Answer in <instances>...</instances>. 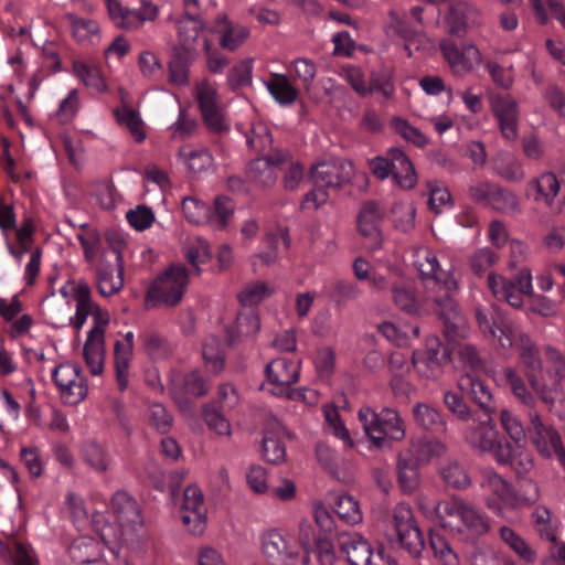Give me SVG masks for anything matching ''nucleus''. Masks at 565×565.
Returning <instances> with one entry per match:
<instances>
[{
    "mask_svg": "<svg viewBox=\"0 0 565 565\" xmlns=\"http://www.w3.org/2000/svg\"><path fill=\"white\" fill-rule=\"evenodd\" d=\"M210 385L199 371L189 373L173 372L170 377L169 393L179 405H186L190 398L207 394Z\"/></svg>",
    "mask_w": 565,
    "mask_h": 565,
    "instance_id": "obj_18",
    "label": "nucleus"
},
{
    "mask_svg": "<svg viewBox=\"0 0 565 565\" xmlns=\"http://www.w3.org/2000/svg\"><path fill=\"white\" fill-rule=\"evenodd\" d=\"M439 46L455 73H467L481 62V53L472 43L457 44L451 38H447Z\"/></svg>",
    "mask_w": 565,
    "mask_h": 565,
    "instance_id": "obj_21",
    "label": "nucleus"
},
{
    "mask_svg": "<svg viewBox=\"0 0 565 565\" xmlns=\"http://www.w3.org/2000/svg\"><path fill=\"white\" fill-rule=\"evenodd\" d=\"M73 550H76V553H73V561L82 564L95 563L102 556L100 544L88 535L73 539Z\"/></svg>",
    "mask_w": 565,
    "mask_h": 565,
    "instance_id": "obj_45",
    "label": "nucleus"
},
{
    "mask_svg": "<svg viewBox=\"0 0 565 565\" xmlns=\"http://www.w3.org/2000/svg\"><path fill=\"white\" fill-rule=\"evenodd\" d=\"M463 440L475 451L490 454L497 463L509 462L511 441L502 437L492 420V415L463 429Z\"/></svg>",
    "mask_w": 565,
    "mask_h": 565,
    "instance_id": "obj_5",
    "label": "nucleus"
},
{
    "mask_svg": "<svg viewBox=\"0 0 565 565\" xmlns=\"http://www.w3.org/2000/svg\"><path fill=\"white\" fill-rule=\"evenodd\" d=\"M393 129L405 140L417 147L428 145V138L416 127L412 126L406 119L394 117L391 121Z\"/></svg>",
    "mask_w": 565,
    "mask_h": 565,
    "instance_id": "obj_59",
    "label": "nucleus"
},
{
    "mask_svg": "<svg viewBox=\"0 0 565 565\" xmlns=\"http://www.w3.org/2000/svg\"><path fill=\"white\" fill-rule=\"evenodd\" d=\"M393 519L401 547L407 551L411 556L419 557L425 547V542L412 510L408 507L399 505L395 509Z\"/></svg>",
    "mask_w": 565,
    "mask_h": 565,
    "instance_id": "obj_14",
    "label": "nucleus"
},
{
    "mask_svg": "<svg viewBox=\"0 0 565 565\" xmlns=\"http://www.w3.org/2000/svg\"><path fill=\"white\" fill-rule=\"evenodd\" d=\"M195 97L209 130L217 134L228 131V120L220 104L216 86L207 79L201 81L195 86Z\"/></svg>",
    "mask_w": 565,
    "mask_h": 565,
    "instance_id": "obj_10",
    "label": "nucleus"
},
{
    "mask_svg": "<svg viewBox=\"0 0 565 565\" xmlns=\"http://www.w3.org/2000/svg\"><path fill=\"white\" fill-rule=\"evenodd\" d=\"M488 286L498 300L507 301L512 308L520 309L524 303V296L532 295V275L530 269H521L513 279L500 275L489 274Z\"/></svg>",
    "mask_w": 565,
    "mask_h": 565,
    "instance_id": "obj_9",
    "label": "nucleus"
},
{
    "mask_svg": "<svg viewBox=\"0 0 565 565\" xmlns=\"http://www.w3.org/2000/svg\"><path fill=\"white\" fill-rule=\"evenodd\" d=\"M108 14L114 23L125 30L138 28L146 21H153L158 14V9L150 2H141L138 9H128L118 0H105Z\"/></svg>",
    "mask_w": 565,
    "mask_h": 565,
    "instance_id": "obj_20",
    "label": "nucleus"
},
{
    "mask_svg": "<svg viewBox=\"0 0 565 565\" xmlns=\"http://www.w3.org/2000/svg\"><path fill=\"white\" fill-rule=\"evenodd\" d=\"M446 21L450 33H466L480 23V12L466 1H455L449 4Z\"/></svg>",
    "mask_w": 565,
    "mask_h": 565,
    "instance_id": "obj_25",
    "label": "nucleus"
},
{
    "mask_svg": "<svg viewBox=\"0 0 565 565\" xmlns=\"http://www.w3.org/2000/svg\"><path fill=\"white\" fill-rule=\"evenodd\" d=\"M394 227L408 233L415 227L416 207L411 202H398L392 207Z\"/></svg>",
    "mask_w": 565,
    "mask_h": 565,
    "instance_id": "obj_53",
    "label": "nucleus"
},
{
    "mask_svg": "<svg viewBox=\"0 0 565 565\" xmlns=\"http://www.w3.org/2000/svg\"><path fill=\"white\" fill-rule=\"evenodd\" d=\"M189 274L184 266L172 265L148 288L146 294L147 308L174 307L184 294Z\"/></svg>",
    "mask_w": 565,
    "mask_h": 565,
    "instance_id": "obj_7",
    "label": "nucleus"
},
{
    "mask_svg": "<svg viewBox=\"0 0 565 565\" xmlns=\"http://www.w3.org/2000/svg\"><path fill=\"white\" fill-rule=\"evenodd\" d=\"M333 510L339 519L349 525H356L363 520L358 500L348 493L335 498Z\"/></svg>",
    "mask_w": 565,
    "mask_h": 565,
    "instance_id": "obj_42",
    "label": "nucleus"
},
{
    "mask_svg": "<svg viewBox=\"0 0 565 565\" xmlns=\"http://www.w3.org/2000/svg\"><path fill=\"white\" fill-rule=\"evenodd\" d=\"M489 205L504 213H514L520 210L516 194L500 186H495Z\"/></svg>",
    "mask_w": 565,
    "mask_h": 565,
    "instance_id": "obj_58",
    "label": "nucleus"
},
{
    "mask_svg": "<svg viewBox=\"0 0 565 565\" xmlns=\"http://www.w3.org/2000/svg\"><path fill=\"white\" fill-rule=\"evenodd\" d=\"M443 481L457 490H465L471 484V478L466 468L457 460L447 461L439 469Z\"/></svg>",
    "mask_w": 565,
    "mask_h": 565,
    "instance_id": "obj_43",
    "label": "nucleus"
},
{
    "mask_svg": "<svg viewBox=\"0 0 565 565\" xmlns=\"http://www.w3.org/2000/svg\"><path fill=\"white\" fill-rule=\"evenodd\" d=\"M179 157L194 174L206 172L213 167V157L204 148L190 149L184 147L179 151Z\"/></svg>",
    "mask_w": 565,
    "mask_h": 565,
    "instance_id": "obj_44",
    "label": "nucleus"
},
{
    "mask_svg": "<svg viewBox=\"0 0 565 565\" xmlns=\"http://www.w3.org/2000/svg\"><path fill=\"white\" fill-rule=\"evenodd\" d=\"M73 298L76 301V312L73 323L81 329L87 317L92 316L94 327L89 330L87 339L83 348V354L90 373L99 375L104 371L105 363V327L108 324L109 318L106 311H103L92 300V289L85 281H79L73 290Z\"/></svg>",
    "mask_w": 565,
    "mask_h": 565,
    "instance_id": "obj_2",
    "label": "nucleus"
},
{
    "mask_svg": "<svg viewBox=\"0 0 565 565\" xmlns=\"http://www.w3.org/2000/svg\"><path fill=\"white\" fill-rule=\"evenodd\" d=\"M414 257V266L423 279H434L440 286L446 278L452 277L441 269L437 256L431 249L419 247L415 250Z\"/></svg>",
    "mask_w": 565,
    "mask_h": 565,
    "instance_id": "obj_33",
    "label": "nucleus"
},
{
    "mask_svg": "<svg viewBox=\"0 0 565 565\" xmlns=\"http://www.w3.org/2000/svg\"><path fill=\"white\" fill-rule=\"evenodd\" d=\"M500 539L514 552V554L525 564L536 562V551L512 527L501 526L499 530Z\"/></svg>",
    "mask_w": 565,
    "mask_h": 565,
    "instance_id": "obj_39",
    "label": "nucleus"
},
{
    "mask_svg": "<svg viewBox=\"0 0 565 565\" xmlns=\"http://www.w3.org/2000/svg\"><path fill=\"white\" fill-rule=\"evenodd\" d=\"M51 377L58 392L61 402L68 405L71 401V363L62 362L55 365Z\"/></svg>",
    "mask_w": 565,
    "mask_h": 565,
    "instance_id": "obj_54",
    "label": "nucleus"
},
{
    "mask_svg": "<svg viewBox=\"0 0 565 565\" xmlns=\"http://www.w3.org/2000/svg\"><path fill=\"white\" fill-rule=\"evenodd\" d=\"M430 547L440 565H459V558L449 543L440 535H430Z\"/></svg>",
    "mask_w": 565,
    "mask_h": 565,
    "instance_id": "obj_61",
    "label": "nucleus"
},
{
    "mask_svg": "<svg viewBox=\"0 0 565 565\" xmlns=\"http://www.w3.org/2000/svg\"><path fill=\"white\" fill-rule=\"evenodd\" d=\"M266 383L275 396H282L288 387L296 384L300 375V364L287 358H277L267 363L265 367Z\"/></svg>",
    "mask_w": 565,
    "mask_h": 565,
    "instance_id": "obj_17",
    "label": "nucleus"
},
{
    "mask_svg": "<svg viewBox=\"0 0 565 565\" xmlns=\"http://www.w3.org/2000/svg\"><path fill=\"white\" fill-rule=\"evenodd\" d=\"M384 216V211L374 201L364 202L358 213V231L366 239V248L372 253L382 248Z\"/></svg>",
    "mask_w": 565,
    "mask_h": 565,
    "instance_id": "obj_15",
    "label": "nucleus"
},
{
    "mask_svg": "<svg viewBox=\"0 0 565 565\" xmlns=\"http://www.w3.org/2000/svg\"><path fill=\"white\" fill-rule=\"evenodd\" d=\"M413 418L418 427L437 434H445L448 429L446 415L436 406L417 402L412 408Z\"/></svg>",
    "mask_w": 565,
    "mask_h": 565,
    "instance_id": "obj_27",
    "label": "nucleus"
},
{
    "mask_svg": "<svg viewBox=\"0 0 565 565\" xmlns=\"http://www.w3.org/2000/svg\"><path fill=\"white\" fill-rule=\"evenodd\" d=\"M203 359L206 367L218 374L224 369V353L221 349V342L216 338L209 339L203 345Z\"/></svg>",
    "mask_w": 565,
    "mask_h": 565,
    "instance_id": "obj_57",
    "label": "nucleus"
},
{
    "mask_svg": "<svg viewBox=\"0 0 565 565\" xmlns=\"http://www.w3.org/2000/svg\"><path fill=\"white\" fill-rule=\"evenodd\" d=\"M392 178L396 185L403 190H412L417 184V174L409 158L401 150L393 156Z\"/></svg>",
    "mask_w": 565,
    "mask_h": 565,
    "instance_id": "obj_37",
    "label": "nucleus"
},
{
    "mask_svg": "<svg viewBox=\"0 0 565 565\" xmlns=\"http://www.w3.org/2000/svg\"><path fill=\"white\" fill-rule=\"evenodd\" d=\"M439 291L444 294L438 295L435 300L436 312L441 321L446 318L461 313V310L455 300V295L458 292V282L454 277H448L444 284L439 286Z\"/></svg>",
    "mask_w": 565,
    "mask_h": 565,
    "instance_id": "obj_36",
    "label": "nucleus"
},
{
    "mask_svg": "<svg viewBox=\"0 0 565 565\" xmlns=\"http://www.w3.org/2000/svg\"><path fill=\"white\" fill-rule=\"evenodd\" d=\"M92 527L99 535L104 545H106L111 553L118 555L119 545L124 531L116 523L109 521V518L104 512H95L90 521Z\"/></svg>",
    "mask_w": 565,
    "mask_h": 565,
    "instance_id": "obj_31",
    "label": "nucleus"
},
{
    "mask_svg": "<svg viewBox=\"0 0 565 565\" xmlns=\"http://www.w3.org/2000/svg\"><path fill=\"white\" fill-rule=\"evenodd\" d=\"M111 508L122 531H136L142 524L137 502L128 493L117 491L111 498Z\"/></svg>",
    "mask_w": 565,
    "mask_h": 565,
    "instance_id": "obj_24",
    "label": "nucleus"
},
{
    "mask_svg": "<svg viewBox=\"0 0 565 565\" xmlns=\"http://www.w3.org/2000/svg\"><path fill=\"white\" fill-rule=\"evenodd\" d=\"M273 138L266 125L258 122L246 132V143L250 149L265 151L271 146Z\"/></svg>",
    "mask_w": 565,
    "mask_h": 565,
    "instance_id": "obj_62",
    "label": "nucleus"
},
{
    "mask_svg": "<svg viewBox=\"0 0 565 565\" xmlns=\"http://www.w3.org/2000/svg\"><path fill=\"white\" fill-rule=\"evenodd\" d=\"M352 177L353 164L348 160L337 159L313 166L310 170L313 188L305 194L301 206L318 210L328 202L329 190L341 189Z\"/></svg>",
    "mask_w": 565,
    "mask_h": 565,
    "instance_id": "obj_4",
    "label": "nucleus"
},
{
    "mask_svg": "<svg viewBox=\"0 0 565 565\" xmlns=\"http://www.w3.org/2000/svg\"><path fill=\"white\" fill-rule=\"evenodd\" d=\"M463 393H457L447 390L443 393V402L449 413H451L458 420L468 423L475 420V412L463 398Z\"/></svg>",
    "mask_w": 565,
    "mask_h": 565,
    "instance_id": "obj_48",
    "label": "nucleus"
},
{
    "mask_svg": "<svg viewBox=\"0 0 565 565\" xmlns=\"http://www.w3.org/2000/svg\"><path fill=\"white\" fill-rule=\"evenodd\" d=\"M279 239H282L285 246H290V237L287 228H282L279 233H270L265 236V244L267 249L257 253L250 257L253 271L257 273L263 267H269L277 264L279 259L278 245Z\"/></svg>",
    "mask_w": 565,
    "mask_h": 565,
    "instance_id": "obj_29",
    "label": "nucleus"
},
{
    "mask_svg": "<svg viewBox=\"0 0 565 565\" xmlns=\"http://www.w3.org/2000/svg\"><path fill=\"white\" fill-rule=\"evenodd\" d=\"M373 93H380L386 99L394 96V68L391 65L382 64L370 72L367 96Z\"/></svg>",
    "mask_w": 565,
    "mask_h": 565,
    "instance_id": "obj_38",
    "label": "nucleus"
},
{
    "mask_svg": "<svg viewBox=\"0 0 565 565\" xmlns=\"http://www.w3.org/2000/svg\"><path fill=\"white\" fill-rule=\"evenodd\" d=\"M417 465L408 452L401 451L397 459V475L401 488L405 492H413L417 487Z\"/></svg>",
    "mask_w": 565,
    "mask_h": 565,
    "instance_id": "obj_46",
    "label": "nucleus"
},
{
    "mask_svg": "<svg viewBox=\"0 0 565 565\" xmlns=\"http://www.w3.org/2000/svg\"><path fill=\"white\" fill-rule=\"evenodd\" d=\"M447 445L437 438L412 441L409 447L402 450L408 452L411 459L417 465L428 463L433 458H438L447 452Z\"/></svg>",
    "mask_w": 565,
    "mask_h": 565,
    "instance_id": "obj_35",
    "label": "nucleus"
},
{
    "mask_svg": "<svg viewBox=\"0 0 565 565\" xmlns=\"http://www.w3.org/2000/svg\"><path fill=\"white\" fill-rule=\"evenodd\" d=\"M247 173L249 179L262 188H271L277 181L276 170L268 161L258 158L249 162Z\"/></svg>",
    "mask_w": 565,
    "mask_h": 565,
    "instance_id": "obj_51",
    "label": "nucleus"
},
{
    "mask_svg": "<svg viewBox=\"0 0 565 565\" xmlns=\"http://www.w3.org/2000/svg\"><path fill=\"white\" fill-rule=\"evenodd\" d=\"M490 109L497 121L501 136L508 142L519 137V105L509 94H493L490 96Z\"/></svg>",
    "mask_w": 565,
    "mask_h": 565,
    "instance_id": "obj_12",
    "label": "nucleus"
},
{
    "mask_svg": "<svg viewBox=\"0 0 565 565\" xmlns=\"http://www.w3.org/2000/svg\"><path fill=\"white\" fill-rule=\"evenodd\" d=\"M457 386L461 393L468 395L483 411L486 416L494 413L492 394L487 384L478 376L466 373L458 379Z\"/></svg>",
    "mask_w": 565,
    "mask_h": 565,
    "instance_id": "obj_26",
    "label": "nucleus"
},
{
    "mask_svg": "<svg viewBox=\"0 0 565 565\" xmlns=\"http://www.w3.org/2000/svg\"><path fill=\"white\" fill-rule=\"evenodd\" d=\"M333 536L318 534L315 539L313 553L320 565H333L337 561V553L332 542Z\"/></svg>",
    "mask_w": 565,
    "mask_h": 565,
    "instance_id": "obj_64",
    "label": "nucleus"
},
{
    "mask_svg": "<svg viewBox=\"0 0 565 565\" xmlns=\"http://www.w3.org/2000/svg\"><path fill=\"white\" fill-rule=\"evenodd\" d=\"M182 211L185 218L193 224H207L209 215H211V206L203 201L186 196L182 200Z\"/></svg>",
    "mask_w": 565,
    "mask_h": 565,
    "instance_id": "obj_52",
    "label": "nucleus"
},
{
    "mask_svg": "<svg viewBox=\"0 0 565 565\" xmlns=\"http://www.w3.org/2000/svg\"><path fill=\"white\" fill-rule=\"evenodd\" d=\"M185 257L195 273L200 274V265L207 263L212 257L209 243L202 238L195 239L186 248Z\"/></svg>",
    "mask_w": 565,
    "mask_h": 565,
    "instance_id": "obj_63",
    "label": "nucleus"
},
{
    "mask_svg": "<svg viewBox=\"0 0 565 565\" xmlns=\"http://www.w3.org/2000/svg\"><path fill=\"white\" fill-rule=\"evenodd\" d=\"M444 334L449 341L466 339L470 333V327L466 317L461 313L446 318L443 321Z\"/></svg>",
    "mask_w": 565,
    "mask_h": 565,
    "instance_id": "obj_60",
    "label": "nucleus"
},
{
    "mask_svg": "<svg viewBox=\"0 0 565 565\" xmlns=\"http://www.w3.org/2000/svg\"><path fill=\"white\" fill-rule=\"evenodd\" d=\"M235 205L233 201L220 195L215 198L213 207L211 206V215H209V225L216 231L224 230L234 212Z\"/></svg>",
    "mask_w": 565,
    "mask_h": 565,
    "instance_id": "obj_47",
    "label": "nucleus"
},
{
    "mask_svg": "<svg viewBox=\"0 0 565 565\" xmlns=\"http://www.w3.org/2000/svg\"><path fill=\"white\" fill-rule=\"evenodd\" d=\"M499 420L502 429L511 440L516 444L525 440L527 435L526 427H524L519 415L509 408H502L499 414Z\"/></svg>",
    "mask_w": 565,
    "mask_h": 565,
    "instance_id": "obj_50",
    "label": "nucleus"
},
{
    "mask_svg": "<svg viewBox=\"0 0 565 565\" xmlns=\"http://www.w3.org/2000/svg\"><path fill=\"white\" fill-rule=\"evenodd\" d=\"M73 73L84 83L85 86L98 93L106 89L105 82L95 66L83 63H73Z\"/></svg>",
    "mask_w": 565,
    "mask_h": 565,
    "instance_id": "obj_56",
    "label": "nucleus"
},
{
    "mask_svg": "<svg viewBox=\"0 0 565 565\" xmlns=\"http://www.w3.org/2000/svg\"><path fill=\"white\" fill-rule=\"evenodd\" d=\"M273 294V289L265 281H254L247 284L238 294V299L243 306H256Z\"/></svg>",
    "mask_w": 565,
    "mask_h": 565,
    "instance_id": "obj_55",
    "label": "nucleus"
},
{
    "mask_svg": "<svg viewBox=\"0 0 565 565\" xmlns=\"http://www.w3.org/2000/svg\"><path fill=\"white\" fill-rule=\"evenodd\" d=\"M134 350V333L127 332L124 340L115 343V371L118 388L125 391L128 387V370Z\"/></svg>",
    "mask_w": 565,
    "mask_h": 565,
    "instance_id": "obj_30",
    "label": "nucleus"
},
{
    "mask_svg": "<svg viewBox=\"0 0 565 565\" xmlns=\"http://www.w3.org/2000/svg\"><path fill=\"white\" fill-rule=\"evenodd\" d=\"M96 287L103 297L118 294L124 287V266L102 264L96 269Z\"/></svg>",
    "mask_w": 565,
    "mask_h": 565,
    "instance_id": "obj_32",
    "label": "nucleus"
},
{
    "mask_svg": "<svg viewBox=\"0 0 565 565\" xmlns=\"http://www.w3.org/2000/svg\"><path fill=\"white\" fill-rule=\"evenodd\" d=\"M502 375L514 398L524 407L530 408V411H535L536 398L529 390L522 376L510 366L502 370Z\"/></svg>",
    "mask_w": 565,
    "mask_h": 565,
    "instance_id": "obj_40",
    "label": "nucleus"
},
{
    "mask_svg": "<svg viewBox=\"0 0 565 565\" xmlns=\"http://www.w3.org/2000/svg\"><path fill=\"white\" fill-rule=\"evenodd\" d=\"M476 320L482 335L494 341L503 352L516 347L529 373L542 370L543 363L537 345L500 307L492 305L489 308H477Z\"/></svg>",
    "mask_w": 565,
    "mask_h": 565,
    "instance_id": "obj_1",
    "label": "nucleus"
},
{
    "mask_svg": "<svg viewBox=\"0 0 565 565\" xmlns=\"http://www.w3.org/2000/svg\"><path fill=\"white\" fill-rule=\"evenodd\" d=\"M337 542L342 553L345 554L349 565H371L373 547L371 543L358 532L337 534Z\"/></svg>",
    "mask_w": 565,
    "mask_h": 565,
    "instance_id": "obj_22",
    "label": "nucleus"
},
{
    "mask_svg": "<svg viewBox=\"0 0 565 565\" xmlns=\"http://www.w3.org/2000/svg\"><path fill=\"white\" fill-rule=\"evenodd\" d=\"M358 416L366 436L377 448L383 446L386 438L401 441L405 437L404 422L393 408L384 407L376 413L370 407H361Z\"/></svg>",
    "mask_w": 565,
    "mask_h": 565,
    "instance_id": "obj_6",
    "label": "nucleus"
},
{
    "mask_svg": "<svg viewBox=\"0 0 565 565\" xmlns=\"http://www.w3.org/2000/svg\"><path fill=\"white\" fill-rule=\"evenodd\" d=\"M433 512L441 527L456 531L469 542H475L491 530L490 518L460 497L436 502Z\"/></svg>",
    "mask_w": 565,
    "mask_h": 565,
    "instance_id": "obj_3",
    "label": "nucleus"
},
{
    "mask_svg": "<svg viewBox=\"0 0 565 565\" xmlns=\"http://www.w3.org/2000/svg\"><path fill=\"white\" fill-rule=\"evenodd\" d=\"M526 417V437L531 445L542 458H552L557 447L563 444L561 434L553 425L545 424L536 409L529 411Z\"/></svg>",
    "mask_w": 565,
    "mask_h": 565,
    "instance_id": "obj_11",
    "label": "nucleus"
},
{
    "mask_svg": "<svg viewBox=\"0 0 565 565\" xmlns=\"http://www.w3.org/2000/svg\"><path fill=\"white\" fill-rule=\"evenodd\" d=\"M266 87L274 99L282 106L294 104L298 97L297 89L284 74H274L273 78L266 83Z\"/></svg>",
    "mask_w": 565,
    "mask_h": 565,
    "instance_id": "obj_41",
    "label": "nucleus"
},
{
    "mask_svg": "<svg viewBox=\"0 0 565 565\" xmlns=\"http://www.w3.org/2000/svg\"><path fill=\"white\" fill-rule=\"evenodd\" d=\"M181 521L188 531L194 535H200L205 530L206 508L202 491L190 486L183 492L181 504Z\"/></svg>",
    "mask_w": 565,
    "mask_h": 565,
    "instance_id": "obj_19",
    "label": "nucleus"
},
{
    "mask_svg": "<svg viewBox=\"0 0 565 565\" xmlns=\"http://www.w3.org/2000/svg\"><path fill=\"white\" fill-rule=\"evenodd\" d=\"M448 361V353L437 337L426 340L424 352L414 351L412 364L417 374L426 380H437L444 372V365Z\"/></svg>",
    "mask_w": 565,
    "mask_h": 565,
    "instance_id": "obj_13",
    "label": "nucleus"
},
{
    "mask_svg": "<svg viewBox=\"0 0 565 565\" xmlns=\"http://www.w3.org/2000/svg\"><path fill=\"white\" fill-rule=\"evenodd\" d=\"M544 356L548 364L551 383H545L535 373H527V381L539 398L550 407L563 394L562 383L565 382V354L552 344L543 347Z\"/></svg>",
    "mask_w": 565,
    "mask_h": 565,
    "instance_id": "obj_8",
    "label": "nucleus"
},
{
    "mask_svg": "<svg viewBox=\"0 0 565 565\" xmlns=\"http://www.w3.org/2000/svg\"><path fill=\"white\" fill-rule=\"evenodd\" d=\"M81 456L84 462L97 472H105L110 463L108 454L95 441H86L81 448Z\"/></svg>",
    "mask_w": 565,
    "mask_h": 565,
    "instance_id": "obj_49",
    "label": "nucleus"
},
{
    "mask_svg": "<svg viewBox=\"0 0 565 565\" xmlns=\"http://www.w3.org/2000/svg\"><path fill=\"white\" fill-rule=\"evenodd\" d=\"M0 556L6 563L12 565H39L33 548L14 539L0 541Z\"/></svg>",
    "mask_w": 565,
    "mask_h": 565,
    "instance_id": "obj_34",
    "label": "nucleus"
},
{
    "mask_svg": "<svg viewBox=\"0 0 565 565\" xmlns=\"http://www.w3.org/2000/svg\"><path fill=\"white\" fill-rule=\"evenodd\" d=\"M480 486L483 490L492 493L495 499H487L486 505L497 515L503 514V508L498 500L505 501L512 493L511 484L497 471L491 468L481 472Z\"/></svg>",
    "mask_w": 565,
    "mask_h": 565,
    "instance_id": "obj_23",
    "label": "nucleus"
},
{
    "mask_svg": "<svg viewBox=\"0 0 565 565\" xmlns=\"http://www.w3.org/2000/svg\"><path fill=\"white\" fill-rule=\"evenodd\" d=\"M561 190V182L553 172H544L527 183V192L537 203L552 206Z\"/></svg>",
    "mask_w": 565,
    "mask_h": 565,
    "instance_id": "obj_28",
    "label": "nucleus"
},
{
    "mask_svg": "<svg viewBox=\"0 0 565 565\" xmlns=\"http://www.w3.org/2000/svg\"><path fill=\"white\" fill-rule=\"evenodd\" d=\"M262 553L268 565H296L299 559L297 545L277 530L263 535Z\"/></svg>",
    "mask_w": 565,
    "mask_h": 565,
    "instance_id": "obj_16",
    "label": "nucleus"
}]
</instances>
